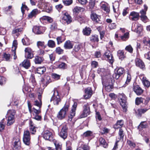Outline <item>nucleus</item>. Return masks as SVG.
<instances>
[{
	"label": "nucleus",
	"mask_w": 150,
	"mask_h": 150,
	"mask_svg": "<svg viewBox=\"0 0 150 150\" xmlns=\"http://www.w3.org/2000/svg\"><path fill=\"white\" fill-rule=\"evenodd\" d=\"M118 132V135L120 137V139L123 140L125 136V133L123 129L120 128Z\"/></svg>",
	"instance_id": "052dcab7"
},
{
	"label": "nucleus",
	"mask_w": 150,
	"mask_h": 150,
	"mask_svg": "<svg viewBox=\"0 0 150 150\" xmlns=\"http://www.w3.org/2000/svg\"><path fill=\"white\" fill-rule=\"evenodd\" d=\"M132 89L136 94L138 96L141 95L144 92L143 90L138 85L134 84L133 85Z\"/></svg>",
	"instance_id": "5701e85b"
},
{
	"label": "nucleus",
	"mask_w": 150,
	"mask_h": 150,
	"mask_svg": "<svg viewBox=\"0 0 150 150\" xmlns=\"http://www.w3.org/2000/svg\"><path fill=\"white\" fill-rule=\"evenodd\" d=\"M41 82L42 84L43 87H46L51 82V80L50 76H45L43 78H42Z\"/></svg>",
	"instance_id": "393cba45"
},
{
	"label": "nucleus",
	"mask_w": 150,
	"mask_h": 150,
	"mask_svg": "<svg viewBox=\"0 0 150 150\" xmlns=\"http://www.w3.org/2000/svg\"><path fill=\"white\" fill-rule=\"evenodd\" d=\"M92 31L91 28L89 27L86 26L82 30V33L83 35L86 36H89Z\"/></svg>",
	"instance_id": "473e14b6"
},
{
	"label": "nucleus",
	"mask_w": 150,
	"mask_h": 150,
	"mask_svg": "<svg viewBox=\"0 0 150 150\" xmlns=\"http://www.w3.org/2000/svg\"><path fill=\"white\" fill-rule=\"evenodd\" d=\"M44 60V58L43 57L37 55L35 57L34 61L35 64H41Z\"/></svg>",
	"instance_id": "2f4dec72"
},
{
	"label": "nucleus",
	"mask_w": 150,
	"mask_h": 150,
	"mask_svg": "<svg viewBox=\"0 0 150 150\" xmlns=\"http://www.w3.org/2000/svg\"><path fill=\"white\" fill-rule=\"evenodd\" d=\"M66 39L65 38L62 36L57 37L56 38L57 44L59 45L63 42Z\"/></svg>",
	"instance_id": "a18cd8bd"
},
{
	"label": "nucleus",
	"mask_w": 150,
	"mask_h": 150,
	"mask_svg": "<svg viewBox=\"0 0 150 150\" xmlns=\"http://www.w3.org/2000/svg\"><path fill=\"white\" fill-rule=\"evenodd\" d=\"M40 19L41 21H46L49 23H52L53 21V19L52 18L47 16H43Z\"/></svg>",
	"instance_id": "c9c22d12"
},
{
	"label": "nucleus",
	"mask_w": 150,
	"mask_h": 150,
	"mask_svg": "<svg viewBox=\"0 0 150 150\" xmlns=\"http://www.w3.org/2000/svg\"><path fill=\"white\" fill-rule=\"evenodd\" d=\"M103 56L105 58H107L108 62L111 64H112L114 62V58L112 54L110 51H106L104 53Z\"/></svg>",
	"instance_id": "6ab92c4d"
},
{
	"label": "nucleus",
	"mask_w": 150,
	"mask_h": 150,
	"mask_svg": "<svg viewBox=\"0 0 150 150\" xmlns=\"http://www.w3.org/2000/svg\"><path fill=\"white\" fill-rule=\"evenodd\" d=\"M110 129L106 127H104L101 129V133L102 135L106 134L110 131Z\"/></svg>",
	"instance_id": "3c124183"
},
{
	"label": "nucleus",
	"mask_w": 150,
	"mask_h": 150,
	"mask_svg": "<svg viewBox=\"0 0 150 150\" xmlns=\"http://www.w3.org/2000/svg\"><path fill=\"white\" fill-rule=\"evenodd\" d=\"M55 146V150H62V144L55 139L52 142Z\"/></svg>",
	"instance_id": "58836bf2"
},
{
	"label": "nucleus",
	"mask_w": 150,
	"mask_h": 150,
	"mask_svg": "<svg viewBox=\"0 0 150 150\" xmlns=\"http://www.w3.org/2000/svg\"><path fill=\"white\" fill-rule=\"evenodd\" d=\"M132 79L131 76L129 72L127 73V76L126 81L125 82V85L126 86L129 84L131 81Z\"/></svg>",
	"instance_id": "13d9d810"
},
{
	"label": "nucleus",
	"mask_w": 150,
	"mask_h": 150,
	"mask_svg": "<svg viewBox=\"0 0 150 150\" xmlns=\"http://www.w3.org/2000/svg\"><path fill=\"white\" fill-rule=\"evenodd\" d=\"M144 99L142 97H137L135 100V104L137 105H139L143 101Z\"/></svg>",
	"instance_id": "4d7b16f0"
},
{
	"label": "nucleus",
	"mask_w": 150,
	"mask_h": 150,
	"mask_svg": "<svg viewBox=\"0 0 150 150\" xmlns=\"http://www.w3.org/2000/svg\"><path fill=\"white\" fill-rule=\"evenodd\" d=\"M46 69L45 67L43 66L37 68L36 71L37 73L40 74H42L46 71Z\"/></svg>",
	"instance_id": "ea45409f"
},
{
	"label": "nucleus",
	"mask_w": 150,
	"mask_h": 150,
	"mask_svg": "<svg viewBox=\"0 0 150 150\" xmlns=\"http://www.w3.org/2000/svg\"><path fill=\"white\" fill-rule=\"evenodd\" d=\"M51 76L52 78L55 80H57L60 79L61 77V75L55 73H52Z\"/></svg>",
	"instance_id": "338daca9"
},
{
	"label": "nucleus",
	"mask_w": 150,
	"mask_h": 150,
	"mask_svg": "<svg viewBox=\"0 0 150 150\" xmlns=\"http://www.w3.org/2000/svg\"><path fill=\"white\" fill-rule=\"evenodd\" d=\"M46 28V27L41 26H35L33 28V31L37 35L42 34L45 32Z\"/></svg>",
	"instance_id": "dca6fc26"
},
{
	"label": "nucleus",
	"mask_w": 150,
	"mask_h": 150,
	"mask_svg": "<svg viewBox=\"0 0 150 150\" xmlns=\"http://www.w3.org/2000/svg\"><path fill=\"white\" fill-rule=\"evenodd\" d=\"M37 45L38 48L41 47L43 49L47 47V45L45 44V42L43 41H38L37 43Z\"/></svg>",
	"instance_id": "603ef678"
},
{
	"label": "nucleus",
	"mask_w": 150,
	"mask_h": 150,
	"mask_svg": "<svg viewBox=\"0 0 150 150\" xmlns=\"http://www.w3.org/2000/svg\"><path fill=\"white\" fill-rule=\"evenodd\" d=\"M127 143L129 147L132 149L134 148L136 146L135 143L131 140L127 139Z\"/></svg>",
	"instance_id": "e2e57ef3"
},
{
	"label": "nucleus",
	"mask_w": 150,
	"mask_h": 150,
	"mask_svg": "<svg viewBox=\"0 0 150 150\" xmlns=\"http://www.w3.org/2000/svg\"><path fill=\"white\" fill-rule=\"evenodd\" d=\"M23 30V28L21 27L20 28H17L15 27L12 30V34H16L17 33L22 32Z\"/></svg>",
	"instance_id": "864d4df0"
},
{
	"label": "nucleus",
	"mask_w": 150,
	"mask_h": 150,
	"mask_svg": "<svg viewBox=\"0 0 150 150\" xmlns=\"http://www.w3.org/2000/svg\"><path fill=\"white\" fill-rule=\"evenodd\" d=\"M95 1H91L89 2L88 6L89 7V10L91 11V12L93 11L92 10L95 6Z\"/></svg>",
	"instance_id": "5fc2aeb1"
},
{
	"label": "nucleus",
	"mask_w": 150,
	"mask_h": 150,
	"mask_svg": "<svg viewBox=\"0 0 150 150\" xmlns=\"http://www.w3.org/2000/svg\"><path fill=\"white\" fill-rule=\"evenodd\" d=\"M75 19L81 23L83 22L84 21L83 17L80 15L76 16L75 18Z\"/></svg>",
	"instance_id": "0e129e2a"
},
{
	"label": "nucleus",
	"mask_w": 150,
	"mask_h": 150,
	"mask_svg": "<svg viewBox=\"0 0 150 150\" xmlns=\"http://www.w3.org/2000/svg\"><path fill=\"white\" fill-rule=\"evenodd\" d=\"M54 64L57 69L64 70L67 68V64L60 60L56 61Z\"/></svg>",
	"instance_id": "a211bd4d"
},
{
	"label": "nucleus",
	"mask_w": 150,
	"mask_h": 150,
	"mask_svg": "<svg viewBox=\"0 0 150 150\" xmlns=\"http://www.w3.org/2000/svg\"><path fill=\"white\" fill-rule=\"evenodd\" d=\"M42 136L45 140L53 142L55 139H54L52 133L48 130L44 131L42 133Z\"/></svg>",
	"instance_id": "f8f14e48"
},
{
	"label": "nucleus",
	"mask_w": 150,
	"mask_h": 150,
	"mask_svg": "<svg viewBox=\"0 0 150 150\" xmlns=\"http://www.w3.org/2000/svg\"><path fill=\"white\" fill-rule=\"evenodd\" d=\"M148 110V109L146 108H139L137 110V111H135V113L138 117H141L142 116V115L146 112Z\"/></svg>",
	"instance_id": "72a5a7b5"
},
{
	"label": "nucleus",
	"mask_w": 150,
	"mask_h": 150,
	"mask_svg": "<svg viewBox=\"0 0 150 150\" xmlns=\"http://www.w3.org/2000/svg\"><path fill=\"white\" fill-rule=\"evenodd\" d=\"M91 18L92 20L95 23L102 24V21L101 20V17L93 11L91 12Z\"/></svg>",
	"instance_id": "f3484780"
},
{
	"label": "nucleus",
	"mask_w": 150,
	"mask_h": 150,
	"mask_svg": "<svg viewBox=\"0 0 150 150\" xmlns=\"http://www.w3.org/2000/svg\"><path fill=\"white\" fill-rule=\"evenodd\" d=\"M97 73L101 76L102 81L111 77L110 73L107 72L105 69L99 68L97 70Z\"/></svg>",
	"instance_id": "39448f33"
},
{
	"label": "nucleus",
	"mask_w": 150,
	"mask_h": 150,
	"mask_svg": "<svg viewBox=\"0 0 150 150\" xmlns=\"http://www.w3.org/2000/svg\"><path fill=\"white\" fill-rule=\"evenodd\" d=\"M83 8L81 7L76 6L73 9V12L74 14H75L76 15H78V14L81 12V9Z\"/></svg>",
	"instance_id": "de8ad7c7"
},
{
	"label": "nucleus",
	"mask_w": 150,
	"mask_h": 150,
	"mask_svg": "<svg viewBox=\"0 0 150 150\" xmlns=\"http://www.w3.org/2000/svg\"><path fill=\"white\" fill-rule=\"evenodd\" d=\"M84 92L85 95L83 96V97L86 99H88L91 98L93 94V91L91 88L90 87L85 88L84 89Z\"/></svg>",
	"instance_id": "4be33fe9"
},
{
	"label": "nucleus",
	"mask_w": 150,
	"mask_h": 150,
	"mask_svg": "<svg viewBox=\"0 0 150 150\" xmlns=\"http://www.w3.org/2000/svg\"><path fill=\"white\" fill-rule=\"evenodd\" d=\"M120 37L122 41H125L129 38V33L126 32L123 35L120 36Z\"/></svg>",
	"instance_id": "a19ab883"
},
{
	"label": "nucleus",
	"mask_w": 150,
	"mask_h": 150,
	"mask_svg": "<svg viewBox=\"0 0 150 150\" xmlns=\"http://www.w3.org/2000/svg\"><path fill=\"white\" fill-rule=\"evenodd\" d=\"M62 16V20L65 21L67 24H69L72 22L71 17L67 12L63 11Z\"/></svg>",
	"instance_id": "aec40b11"
},
{
	"label": "nucleus",
	"mask_w": 150,
	"mask_h": 150,
	"mask_svg": "<svg viewBox=\"0 0 150 150\" xmlns=\"http://www.w3.org/2000/svg\"><path fill=\"white\" fill-rule=\"evenodd\" d=\"M99 146L104 148H107L108 147V143L107 142L105 139L102 137H100L98 139Z\"/></svg>",
	"instance_id": "bb28decb"
},
{
	"label": "nucleus",
	"mask_w": 150,
	"mask_h": 150,
	"mask_svg": "<svg viewBox=\"0 0 150 150\" xmlns=\"http://www.w3.org/2000/svg\"><path fill=\"white\" fill-rule=\"evenodd\" d=\"M112 78L111 77L102 81V83L104 86L105 90L108 92L112 91L114 88V84Z\"/></svg>",
	"instance_id": "f03ea898"
},
{
	"label": "nucleus",
	"mask_w": 150,
	"mask_h": 150,
	"mask_svg": "<svg viewBox=\"0 0 150 150\" xmlns=\"http://www.w3.org/2000/svg\"><path fill=\"white\" fill-rule=\"evenodd\" d=\"M55 53L58 55L63 54L64 53V50L60 47H56L54 51Z\"/></svg>",
	"instance_id": "49530a36"
},
{
	"label": "nucleus",
	"mask_w": 150,
	"mask_h": 150,
	"mask_svg": "<svg viewBox=\"0 0 150 150\" xmlns=\"http://www.w3.org/2000/svg\"><path fill=\"white\" fill-rule=\"evenodd\" d=\"M22 42L23 45L28 46L30 44L29 39L27 37L22 39Z\"/></svg>",
	"instance_id": "8fccbe9b"
},
{
	"label": "nucleus",
	"mask_w": 150,
	"mask_h": 150,
	"mask_svg": "<svg viewBox=\"0 0 150 150\" xmlns=\"http://www.w3.org/2000/svg\"><path fill=\"white\" fill-rule=\"evenodd\" d=\"M53 91L54 93L50 99V101H52L54 105H58L61 102V99L57 89H54Z\"/></svg>",
	"instance_id": "7ed1b4c3"
},
{
	"label": "nucleus",
	"mask_w": 150,
	"mask_h": 150,
	"mask_svg": "<svg viewBox=\"0 0 150 150\" xmlns=\"http://www.w3.org/2000/svg\"><path fill=\"white\" fill-rule=\"evenodd\" d=\"M81 136L83 138L94 137L93 132L90 130H88L84 132L81 135Z\"/></svg>",
	"instance_id": "e433bc0d"
},
{
	"label": "nucleus",
	"mask_w": 150,
	"mask_h": 150,
	"mask_svg": "<svg viewBox=\"0 0 150 150\" xmlns=\"http://www.w3.org/2000/svg\"><path fill=\"white\" fill-rule=\"evenodd\" d=\"M58 24L56 21H54L51 25L50 28L52 31H54L56 30L58 28Z\"/></svg>",
	"instance_id": "09e8293b"
},
{
	"label": "nucleus",
	"mask_w": 150,
	"mask_h": 150,
	"mask_svg": "<svg viewBox=\"0 0 150 150\" xmlns=\"http://www.w3.org/2000/svg\"><path fill=\"white\" fill-rule=\"evenodd\" d=\"M23 143L26 145L29 146L31 144L30 134L28 130H25L24 132L23 138Z\"/></svg>",
	"instance_id": "6e6552de"
},
{
	"label": "nucleus",
	"mask_w": 150,
	"mask_h": 150,
	"mask_svg": "<svg viewBox=\"0 0 150 150\" xmlns=\"http://www.w3.org/2000/svg\"><path fill=\"white\" fill-rule=\"evenodd\" d=\"M90 41L91 43H93L92 46L93 48H95L98 46L99 41V36L96 34H92L89 37Z\"/></svg>",
	"instance_id": "9d476101"
},
{
	"label": "nucleus",
	"mask_w": 150,
	"mask_h": 150,
	"mask_svg": "<svg viewBox=\"0 0 150 150\" xmlns=\"http://www.w3.org/2000/svg\"><path fill=\"white\" fill-rule=\"evenodd\" d=\"M124 122L123 120H118L116 123L113 125L112 127L115 130L122 128L124 125Z\"/></svg>",
	"instance_id": "cd10ccee"
},
{
	"label": "nucleus",
	"mask_w": 150,
	"mask_h": 150,
	"mask_svg": "<svg viewBox=\"0 0 150 150\" xmlns=\"http://www.w3.org/2000/svg\"><path fill=\"white\" fill-rule=\"evenodd\" d=\"M12 149L13 150H20L21 148V143L20 137H16L13 138Z\"/></svg>",
	"instance_id": "9b49d317"
},
{
	"label": "nucleus",
	"mask_w": 150,
	"mask_h": 150,
	"mask_svg": "<svg viewBox=\"0 0 150 150\" xmlns=\"http://www.w3.org/2000/svg\"><path fill=\"white\" fill-rule=\"evenodd\" d=\"M74 44L69 40L66 41L64 45V47L66 50H70L73 48Z\"/></svg>",
	"instance_id": "7c9ffc66"
},
{
	"label": "nucleus",
	"mask_w": 150,
	"mask_h": 150,
	"mask_svg": "<svg viewBox=\"0 0 150 150\" xmlns=\"http://www.w3.org/2000/svg\"><path fill=\"white\" fill-rule=\"evenodd\" d=\"M142 82L144 86L147 88L149 87L150 86V82L147 79L146 77H143L142 79Z\"/></svg>",
	"instance_id": "79ce46f5"
},
{
	"label": "nucleus",
	"mask_w": 150,
	"mask_h": 150,
	"mask_svg": "<svg viewBox=\"0 0 150 150\" xmlns=\"http://www.w3.org/2000/svg\"><path fill=\"white\" fill-rule=\"evenodd\" d=\"M143 30L142 26L141 24H139L137 26V29H135V31L139 34H140Z\"/></svg>",
	"instance_id": "bf43d9fd"
},
{
	"label": "nucleus",
	"mask_w": 150,
	"mask_h": 150,
	"mask_svg": "<svg viewBox=\"0 0 150 150\" xmlns=\"http://www.w3.org/2000/svg\"><path fill=\"white\" fill-rule=\"evenodd\" d=\"M117 55L119 59L121 61L124 60L126 57V55L125 54L124 50H119L117 52Z\"/></svg>",
	"instance_id": "c756f323"
},
{
	"label": "nucleus",
	"mask_w": 150,
	"mask_h": 150,
	"mask_svg": "<svg viewBox=\"0 0 150 150\" xmlns=\"http://www.w3.org/2000/svg\"><path fill=\"white\" fill-rule=\"evenodd\" d=\"M136 66L140 69L144 70L145 69V65L143 61L140 59L136 58L135 60Z\"/></svg>",
	"instance_id": "b1692460"
},
{
	"label": "nucleus",
	"mask_w": 150,
	"mask_h": 150,
	"mask_svg": "<svg viewBox=\"0 0 150 150\" xmlns=\"http://www.w3.org/2000/svg\"><path fill=\"white\" fill-rule=\"evenodd\" d=\"M77 103L76 102H74L72 105L71 109L70 112V113L68 116V121H71L75 116L76 114V111L77 107Z\"/></svg>",
	"instance_id": "2eb2a0df"
},
{
	"label": "nucleus",
	"mask_w": 150,
	"mask_h": 150,
	"mask_svg": "<svg viewBox=\"0 0 150 150\" xmlns=\"http://www.w3.org/2000/svg\"><path fill=\"white\" fill-rule=\"evenodd\" d=\"M48 46L50 48H54L56 46V44L54 41L52 40H48L47 44Z\"/></svg>",
	"instance_id": "6e6d98bb"
},
{
	"label": "nucleus",
	"mask_w": 150,
	"mask_h": 150,
	"mask_svg": "<svg viewBox=\"0 0 150 150\" xmlns=\"http://www.w3.org/2000/svg\"><path fill=\"white\" fill-rule=\"evenodd\" d=\"M30 66V61L27 59H25L22 62V66L26 69H28Z\"/></svg>",
	"instance_id": "4c0bfd02"
},
{
	"label": "nucleus",
	"mask_w": 150,
	"mask_h": 150,
	"mask_svg": "<svg viewBox=\"0 0 150 150\" xmlns=\"http://www.w3.org/2000/svg\"><path fill=\"white\" fill-rule=\"evenodd\" d=\"M129 17L132 21H136L139 19L140 16L139 13L133 11L130 13Z\"/></svg>",
	"instance_id": "c85d7f7f"
},
{
	"label": "nucleus",
	"mask_w": 150,
	"mask_h": 150,
	"mask_svg": "<svg viewBox=\"0 0 150 150\" xmlns=\"http://www.w3.org/2000/svg\"><path fill=\"white\" fill-rule=\"evenodd\" d=\"M6 78L2 76H0V84L1 86L4 85L6 83Z\"/></svg>",
	"instance_id": "774afa93"
},
{
	"label": "nucleus",
	"mask_w": 150,
	"mask_h": 150,
	"mask_svg": "<svg viewBox=\"0 0 150 150\" xmlns=\"http://www.w3.org/2000/svg\"><path fill=\"white\" fill-rule=\"evenodd\" d=\"M39 13L38 9H34L28 15V19H30L32 18L33 17H35Z\"/></svg>",
	"instance_id": "f704fd0d"
},
{
	"label": "nucleus",
	"mask_w": 150,
	"mask_h": 150,
	"mask_svg": "<svg viewBox=\"0 0 150 150\" xmlns=\"http://www.w3.org/2000/svg\"><path fill=\"white\" fill-rule=\"evenodd\" d=\"M70 103L69 102H66L63 108L60 110L57 115V117L60 120L64 119L67 112L69 111Z\"/></svg>",
	"instance_id": "f257e3e1"
},
{
	"label": "nucleus",
	"mask_w": 150,
	"mask_h": 150,
	"mask_svg": "<svg viewBox=\"0 0 150 150\" xmlns=\"http://www.w3.org/2000/svg\"><path fill=\"white\" fill-rule=\"evenodd\" d=\"M68 128L66 125H63L61 130L59 134V136L65 140L68 136Z\"/></svg>",
	"instance_id": "ddd939ff"
},
{
	"label": "nucleus",
	"mask_w": 150,
	"mask_h": 150,
	"mask_svg": "<svg viewBox=\"0 0 150 150\" xmlns=\"http://www.w3.org/2000/svg\"><path fill=\"white\" fill-rule=\"evenodd\" d=\"M119 101L120 104L122 107L124 112H126L127 110V97L124 94H121L119 96Z\"/></svg>",
	"instance_id": "423d86ee"
},
{
	"label": "nucleus",
	"mask_w": 150,
	"mask_h": 150,
	"mask_svg": "<svg viewBox=\"0 0 150 150\" xmlns=\"http://www.w3.org/2000/svg\"><path fill=\"white\" fill-rule=\"evenodd\" d=\"M147 125L146 122L144 121L141 122L140 125L138 127V128L140 130H142L143 129H145L146 128Z\"/></svg>",
	"instance_id": "680f3d73"
},
{
	"label": "nucleus",
	"mask_w": 150,
	"mask_h": 150,
	"mask_svg": "<svg viewBox=\"0 0 150 150\" xmlns=\"http://www.w3.org/2000/svg\"><path fill=\"white\" fill-rule=\"evenodd\" d=\"M25 2H24L22 3V6L21 7V11L23 14H24L25 13V9L28 10L29 8L27 6L25 5Z\"/></svg>",
	"instance_id": "69168bd1"
},
{
	"label": "nucleus",
	"mask_w": 150,
	"mask_h": 150,
	"mask_svg": "<svg viewBox=\"0 0 150 150\" xmlns=\"http://www.w3.org/2000/svg\"><path fill=\"white\" fill-rule=\"evenodd\" d=\"M78 147L76 150H89V146L83 141H80L78 144Z\"/></svg>",
	"instance_id": "a878e982"
},
{
	"label": "nucleus",
	"mask_w": 150,
	"mask_h": 150,
	"mask_svg": "<svg viewBox=\"0 0 150 150\" xmlns=\"http://www.w3.org/2000/svg\"><path fill=\"white\" fill-rule=\"evenodd\" d=\"M90 108L89 104L87 103L83 106V110L81 113L79 118H82L87 117L91 113Z\"/></svg>",
	"instance_id": "20e7f679"
},
{
	"label": "nucleus",
	"mask_w": 150,
	"mask_h": 150,
	"mask_svg": "<svg viewBox=\"0 0 150 150\" xmlns=\"http://www.w3.org/2000/svg\"><path fill=\"white\" fill-rule=\"evenodd\" d=\"M2 58L3 60L5 61H9L11 58V55L6 52H4L3 53Z\"/></svg>",
	"instance_id": "c03bdc74"
},
{
	"label": "nucleus",
	"mask_w": 150,
	"mask_h": 150,
	"mask_svg": "<svg viewBox=\"0 0 150 150\" xmlns=\"http://www.w3.org/2000/svg\"><path fill=\"white\" fill-rule=\"evenodd\" d=\"M101 8L104 11L106 12L107 13H109L110 12V9L109 6L108 4H103L101 6Z\"/></svg>",
	"instance_id": "37998d69"
},
{
	"label": "nucleus",
	"mask_w": 150,
	"mask_h": 150,
	"mask_svg": "<svg viewBox=\"0 0 150 150\" xmlns=\"http://www.w3.org/2000/svg\"><path fill=\"white\" fill-rule=\"evenodd\" d=\"M9 110L10 112L8 114V117H6L7 118V122L6 124L7 126L11 125L14 122L15 115L16 112L15 110Z\"/></svg>",
	"instance_id": "1a4fd4ad"
},
{
	"label": "nucleus",
	"mask_w": 150,
	"mask_h": 150,
	"mask_svg": "<svg viewBox=\"0 0 150 150\" xmlns=\"http://www.w3.org/2000/svg\"><path fill=\"white\" fill-rule=\"evenodd\" d=\"M125 73V70L122 67H117L116 68V71L115 73L113 74V77L116 80L119 79L120 77L124 75Z\"/></svg>",
	"instance_id": "0eeeda50"
},
{
	"label": "nucleus",
	"mask_w": 150,
	"mask_h": 150,
	"mask_svg": "<svg viewBox=\"0 0 150 150\" xmlns=\"http://www.w3.org/2000/svg\"><path fill=\"white\" fill-rule=\"evenodd\" d=\"M38 127L35 125L32 121L31 120H30L29 122V130L30 134L33 135L36 134L37 129Z\"/></svg>",
	"instance_id": "412c9836"
},
{
	"label": "nucleus",
	"mask_w": 150,
	"mask_h": 150,
	"mask_svg": "<svg viewBox=\"0 0 150 150\" xmlns=\"http://www.w3.org/2000/svg\"><path fill=\"white\" fill-rule=\"evenodd\" d=\"M25 57L26 59H31L34 57V51L31 48L28 47L25 48Z\"/></svg>",
	"instance_id": "4468645a"
}]
</instances>
